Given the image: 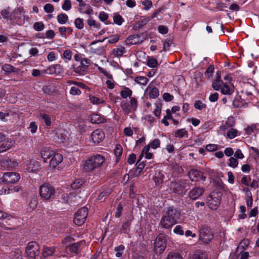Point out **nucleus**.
Masks as SVG:
<instances>
[{
	"mask_svg": "<svg viewBox=\"0 0 259 259\" xmlns=\"http://www.w3.org/2000/svg\"><path fill=\"white\" fill-rule=\"evenodd\" d=\"M134 80L138 84L145 85L147 83L148 79L146 77L139 76L135 77Z\"/></svg>",
	"mask_w": 259,
	"mask_h": 259,
	"instance_id": "c9c22d12",
	"label": "nucleus"
},
{
	"mask_svg": "<svg viewBox=\"0 0 259 259\" xmlns=\"http://www.w3.org/2000/svg\"><path fill=\"white\" fill-rule=\"evenodd\" d=\"M55 249L53 247H45L42 251V255L44 257L53 255Z\"/></svg>",
	"mask_w": 259,
	"mask_h": 259,
	"instance_id": "7c9ffc66",
	"label": "nucleus"
},
{
	"mask_svg": "<svg viewBox=\"0 0 259 259\" xmlns=\"http://www.w3.org/2000/svg\"><path fill=\"white\" fill-rule=\"evenodd\" d=\"M106 119L97 114H93L90 116V121L92 123L99 124L105 122Z\"/></svg>",
	"mask_w": 259,
	"mask_h": 259,
	"instance_id": "412c9836",
	"label": "nucleus"
},
{
	"mask_svg": "<svg viewBox=\"0 0 259 259\" xmlns=\"http://www.w3.org/2000/svg\"><path fill=\"white\" fill-rule=\"evenodd\" d=\"M211 199L208 200V205L211 209L215 210L220 204V199H216L214 200L212 197H210Z\"/></svg>",
	"mask_w": 259,
	"mask_h": 259,
	"instance_id": "cd10ccee",
	"label": "nucleus"
},
{
	"mask_svg": "<svg viewBox=\"0 0 259 259\" xmlns=\"http://www.w3.org/2000/svg\"><path fill=\"white\" fill-rule=\"evenodd\" d=\"M188 136V132L185 128H182L177 130L175 133V136L176 138H182L185 136Z\"/></svg>",
	"mask_w": 259,
	"mask_h": 259,
	"instance_id": "f704fd0d",
	"label": "nucleus"
},
{
	"mask_svg": "<svg viewBox=\"0 0 259 259\" xmlns=\"http://www.w3.org/2000/svg\"><path fill=\"white\" fill-rule=\"evenodd\" d=\"M199 238L205 243L209 242L213 238L210 228L207 226H201L199 230Z\"/></svg>",
	"mask_w": 259,
	"mask_h": 259,
	"instance_id": "0eeeda50",
	"label": "nucleus"
},
{
	"mask_svg": "<svg viewBox=\"0 0 259 259\" xmlns=\"http://www.w3.org/2000/svg\"><path fill=\"white\" fill-rule=\"evenodd\" d=\"M88 208L85 207H83L80 209H79L75 214L78 217H79L82 220H84V221L87 219L88 217Z\"/></svg>",
	"mask_w": 259,
	"mask_h": 259,
	"instance_id": "393cba45",
	"label": "nucleus"
},
{
	"mask_svg": "<svg viewBox=\"0 0 259 259\" xmlns=\"http://www.w3.org/2000/svg\"><path fill=\"white\" fill-rule=\"evenodd\" d=\"M91 137L94 143L99 144L104 139L105 135L103 131L98 129L92 133Z\"/></svg>",
	"mask_w": 259,
	"mask_h": 259,
	"instance_id": "ddd939ff",
	"label": "nucleus"
},
{
	"mask_svg": "<svg viewBox=\"0 0 259 259\" xmlns=\"http://www.w3.org/2000/svg\"><path fill=\"white\" fill-rule=\"evenodd\" d=\"M120 107L123 111L126 114L131 113V107L130 105L126 102H122L120 103Z\"/></svg>",
	"mask_w": 259,
	"mask_h": 259,
	"instance_id": "a18cd8bd",
	"label": "nucleus"
},
{
	"mask_svg": "<svg viewBox=\"0 0 259 259\" xmlns=\"http://www.w3.org/2000/svg\"><path fill=\"white\" fill-rule=\"evenodd\" d=\"M62 8L65 11H68L71 8V3L70 0H65L62 5Z\"/></svg>",
	"mask_w": 259,
	"mask_h": 259,
	"instance_id": "e2e57ef3",
	"label": "nucleus"
},
{
	"mask_svg": "<svg viewBox=\"0 0 259 259\" xmlns=\"http://www.w3.org/2000/svg\"><path fill=\"white\" fill-rule=\"evenodd\" d=\"M204 189L200 187H196L189 192V197L192 200H196L201 196L204 192Z\"/></svg>",
	"mask_w": 259,
	"mask_h": 259,
	"instance_id": "4468645a",
	"label": "nucleus"
},
{
	"mask_svg": "<svg viewBox=\"0 0 259 259\" xmlns=\"http://www.w3.org/2000/svg\"><path fill=\"white\" fill-rule=\"evenodd\" d=\"M244 102L240 96L236 97L233 101V106L235 108H241L243 106Z\"/></svg>",
	"mask_w": 259,
	"mask_h": 259,
	"instance_id": "c85d7f7f",
	"label": "nucleus"
},
{
	"mask_svg": "<svg viewBox=\"0 0 259 259\" xmlns=\"http://www.w3.org/2000/svg\"><path fill=\"white\" fill-rule=\"evenodd\" d=\"M125 249V247L123 245H120L118 246L115 247L114 250L116 252V256L117 257H120L122 256L123 250Z\"/></svg>",
	"mask_w": 259,
	"mask_h": 259,
	"instance_id": "ea45409f",
	"label": "nucleus"
},
{
	"mask_svg": "<svg viewBox=\"0 0 259 259\" xmlns=\"http://www.w3.org/2000/svg\"><path fill=\"white\" fill-rule=\"evenodd\" d=\"M61 68V66L59 64H55L54 65H52L49 67L47 70L46 72L50 74H55L57 73V69H60Z\"/></svg>",
	"mask_w": 259,
	"mask_h": 259,
	"instance_id": "4c0bfd02",
	"label": "nucleus"
},
{
	"mask_svg": "<svg viewBox=\"0 0 259 259\" xmlns=\"http://www.w3.org/2000/svg\"><path fill=\"white\" fill-rule=\"evenodd\" d=\"M192 259H207V257L205 252L197 250L193 254Z\"/></svg>",
	"mask_w": 259,
	"mask_h": 259,
	"instance_id": "a878e982",
	"label": "nucleus"
},
{
	"mask_svg": "<svg viewBox=\"0 0 259 259\" xmlns=\"http://www.w3.org/2000/svg\"><path fill=\"white\" fill-rule=\"evenodd\" d=\"M40 247L35 241L29 242L26 247V253L31 258H35L39 253Z\"/></svg>",
	"mask_w": 259,
	"mask_h": 259,
	"instance_id": "423d86ee",
	"label": "nucleus"
},
{
	"mask_svg": "<svg viewBox=\"0 0 259 259\" xmlns=\"http://www.w3.org/2000/svg\"><path fill=\"white\" fill-rule=\"evenodd\" d=\"M133 92L127 87H124V90L120 92V96L124 99L127 98V97H130L132 95Z\"/></svg>",
	"mask_w": 259,
	"mask_h": 259,
	"instance_id": "473e14b6",
	"label": "nucleus"
},
{
	"mask_svg": "<svg viewBox=\"0 0 259 259\" xmlns=\"http://www.w3.org/2000/svg\"><path fill=\"white\" fill-rule=\"evenodd\" d=\"M238 164V161L237 160V158H235L234 157H231L229 159L228 165L231 167L235 168L237 166Z\"/></svg>",
	"mask_w": 259,
	"mask_h": 259,
	"instance_id": "8fccbe9b",
	"label": "nucleus"
},
{
	"mask_svg": "<svg viewBox=\"0 0 259 259\" xmlns=\"http://www.w3.org/2000/svg\"><path fill=\"white\" fill-rule=\"evenodd\" d=\"M113 23L111 22H105L106 24H116L119 26L121 25L123 22L124 21V19L122 17V16L119 15L118 13H115L113 14Z\"/></svg>",
	"mask_w": 259,
	"mask_h": 259,
	"instance_id": "4be33fe9",
	"label": "nucleus"
},
{
	"mask_svg": "<svg viewBox=\"0 0 259 259\" xmlns=\"http://www.w3.org/2000/svg\"><path fill=\"white\" fill-rule=\"evenodd\" d=\"M140 36V35L138 34L130 35L127 38V41L129 44L133 45L139 44L140 41L139 39Z\"/></svg>",
	"mask_w": 259,
	"mask_h": 259,
	"instance_id": "2f4dec72",
	"label": "nucleus"
},
{
	"mask_svg": "<svg viewBox=\"0 0 259 259\" xmlns=\"http://www.w3.org/2000/svg\"><path fill=\"white\" fill-rule=\"evenodd\" d=\"M3 69L8 73L14 72L16 71V68L10 64H5L3 67Z\"/></svg>",
	"mask_w": 259,
	"mask_h": 259,
	"instance_id": "de8ad7c7",
	"label": "nucleus"
},
{
	"mask_svg": "<svg viewBox=\"0 0 259 259\" xmlns=\"http://www.w3.org/2000/svg\"><path fill=\"white\" fill-rule=\"evenodd\" d=\"M171 187L174 193L178 195H183L190 188L191 183L189 181L181 180L176 182H171Z\"/></svg>",
	"mask_w": 259,
	"mask_h": 259,
	"instance_id": "7ed1b4c3",
	"label": "nucleus"
},
{
	"mask_svg": "<svg viewBox=\"0 0 259 259\" xmlns=\"http://www.w3.org/2000/svg\"><path fill=\"white\" fill-rule=\"evenodd\" d=\"M188 176L192 181H205L206 177L204 176V172L196 169H191L188 173Z\"/></svg>",
	"mask_w": 259,
	"mask_h": 259,
	"instance_id": "1a4fd4ad",
	"label": "nucleus"
},
{
	"mask_svg": "<svg viewBox=\"0 0 259 259\" xmlns=\"http://www.w3.org/2000/svg\"><path fill=\"white\" fill-rule=\"evenodd\" d=\"M63 160L62 155L59 153H54L50 161V166L52 168L56 167Z\"/></svg>",
	"mask_w": 259,
	"mask_h": 259,
	"instance_id": "2eb2a0df",
	"label": "nucleus"
},
{
	"mask_svg": "<svg viewBox=\"0 0 259 259\" xmlns=\"http://www.w3.org/2000/svg\"><path fill=\"white\" fill-rule=\"evenodd\" d=\"M24 12L21 8L15 9L11 14L10 21L12 23L19 25H22L25 22Z\"/></svg>",
	"mask_w": 259,
	"mask_h": 259,
	"instance_id": "39448f33",
	"label": "nucleus"
},
{
	"mask_svg": "<svg viewBox=\"0 0 259 259\" xmlns=\"http://www.w3.org/2000/svg\"><path fill=\"white\" fill-rule=\"evenodd\" d=\"M10 12V8H8L6 9L2 10L1 14L4 19L10 20L11 14Z\"/></svg>",
	"mask_w": 259,
	"mask_h": 259,
	"instance_id": "79ce46f5",
	"label": "nucleus"
},
{
	"mask_svg": "<svg viewBox=\"0 0 259 259\" xmlns=\"http://www.w3.org/2000/svg\"><path fill=\"white\" fill-rule=\"evenodd\" d=\"M130 106L134 111L137 110L138 107V101L135 98L132 97L131 98Z\"/></svg>",
	"mask_w": 259,
	"mask_h": 259,
	"instance_id": "052dcab7",
	"label": "nucleus"
},
{
	"mask_svg": "<svg viewBox=\"0 0 259 259\" xmlns=\"http://www.w3.org/2000/svg\"><path fill=\"white\" fill-rule=\"evenodd\" d=\"M235 124V120L234 118L232 116H230L228 118L227 120L226 121L225 123L221 126L220 128L222 130H226L229 127H233Z\"/></svg>",
	"mask_w": 259,
	"mask_h": 259,
	"instance_id": "b1692460",
	"label": "nucleus"
},
{
	"mask_svg": "<svg viewBox=\"0 0 259 259\" xmlns=\"http://www.w3.org/2000/svg\"><path fill=\"white\" fill-rule=\"evenodd\" d=\"M105 51L104 47H99L98 48H91L90 52L93 54H97L98 55L103 54Z\"/></svg>",
	"mask_w": 259,
	"mask_h": 259,
	"instance_id": "37998d69",
	"label": "nucleus"
},
{
	"mask_svg": "<svg viewBox=\"0 0 259 259\" xmlns=\"http://www.w3.org/2000/svg\"><path fill=\"white\" fill-rule=\"evenodd\" d=\"M88 128V127L83 122H80L77 126L78 131L81 134L87 131Z\"/></svg>",
	"mask_w": 259,
	"mask_h": 259,
	"instance_id": "603ef678",
	"label": "nucleus"
},
{
	"mask_svg": "<svg viewBox=\"0 0 259 259\" xmlns=\"http://www.w3.org/2000/svg\"><path fill=\"white\" fill-rule=\"evenodd\" d=\"M194 107L196 109L201 110L202 109L205 108L206 105L204 103H203L201 101L197 100L194 103Z\"/></svg>",
	"mask_w": 259,
	"mask_h": 259,
	"instance_id": "6e6d98bb",
	"label": "nucleus"
},
{
	"mask_svg": "<svg viewBox=\"0 0 259 259\" xmlns=\"http://www.w3.org/2000/svg\"><path fill=\"white\" fill-rule=\"evenodd\" d=\"M88 24L90 27H93L96 29H99L101 27V25L99 23H97L95 20L93 19H89L87 21Z\"/></svg>",
	"mask_w": 259,
	"mask_h": 259,
	"instance_id": "3c124183",
	"label": "nucleus"
},
{
	"mask_svg": "<svg viewBox=\"0 0 259 259\" xmlns=\"http://www.w3.org/2000/svg\"><path fill=\"white\" fill-rule=\"evenodd\" d=\"M115 154L116 156V160L118 161L122 153V148L120 145H117L114 150Z\"/></svg>",
	"mask_w": 259,
	"mask_h": 259,
	"instance_id": "58836bf2",
	"label": "nucleus"
},
{
	"mask_svg": "<svg viewBox=\"0 0 259 259\" xmlns=\"http://www.w3.org/2000/svg\"><path fill=\"white\" fill-rule=\"evenodd\" d=\"M224 82H219L218 81H213L212 82V87L215 91H219L221 89L224 85Z\"/></svg>",
	"mask_w": 259,
	"mask_h": 259,
	"instance_id": "13d9d810",
	"label": "nucleus"
},
{
	"mask_svg": "<svg viewBox=\"0 0 259 259\" xmlns=\"http://www.w3.org/2000/svg\"><path fill=\"white\" fill-rule=\"evenodd\" d=\"M15 144V141L11 139L0 141V152H4L10 149Z\"/></svg>",
	"mask_w": 259,
	"mask_h": 259,
	"instance_id": "f3484780",
	"label": "nucleus"
},
{
	"mask_svg": "<svg viewBox=\"0 0 259 259\" xmlns=\"http://www.w3.org/2000/svg\"><path fill=\"white\" fill-rule=\"evenodd\" d=\"M72 53L70 50H66L64 51L63 55V58L66 60V62L68 60H71L72 58Z\"/></svg>",
	"mask_w": 259,
	"mask_h": 259,
	"instance_id": "0e129e2a",
	"label": "nucleus"
},
{
	"mask_svg": "<svg viewBox=\"0 0 259 259\" xmlns=\"http://www.w3.org/2000/svg\"><path fill=\"white\" fill-rule=\"evenodd\" d=\"M13 114V112L11 110L7 111L4 112L1 111L0 112V119L2 121H6L8 120L7 117H8L11 115H12Z\"/></svg>",
	"mask_w": 259,
	"mask_h": 259,
	"instance_id": "e433bc0d",
	"label": "nucleus"
},
{
	"mask_svg": "<svg viewBox=\"0 0 259 259\" xmlns=\"http://www.w3.org/2000/svg\"><path fill=\"white\" fill-rule=\"evenodd\" d=\"M214 71V67L213 65H209V67L207 68L206 70L204 72L205 76L208 78H210L213 75V73Z\"/></svg>",
	"mask_w": 259,
	"mask_h": 259,
	"instance_id": "c03bdc74",
	"label": "nucleus"
},
{
	"mask_svg": "<svg viewBox=\"0 0 259 259\" xmlns=\"http://www.w3.org/2000/svg\"><path fill=\"white\" fill-rule=\"evenodd\" d=\"M74 24L75 27L79 29H81L83 28L84 24L83 20L80 18H77L75 20Z\"/></svg>",
	"mask_w": 259,
	"mask_h": 259,
	"instance_id": "864d4df0",
	"label": "nucleus"
},
{
	"mask_svg": "<svg viewBox=\"0 0 259 259\" xmlns=\"http://www.w3.org/2000/svg\"><path fill=\"white\" fill-rule=\"evenodd\" d=\"M238 134V131L236 129L231 128L229 129L227 133V136L230 139H232L235 137H237Z\"/></svg>",
	"mask_w": 259,
	"mask_h": 259,
	"instance_id": "a19ab883",
	"label": "nucleus"
},
{
	"mask_svg": "<svg viewBox=\"0 0 259 259\" xmlns=\"http://www.w3.org/2000/svg\"><path fill=\"white\" fill-rule=\"evenodd\" d=\"M149 145L151 148L155 149L160 146V141L158 139H154L152 142H150Z\"/></svg>",
	"mask_w": 259,
	"mask_h": 259,
	"instance_id": "bf43d9fd",
	"label": "nucleus"
},
{
	"mask_svg": "<svg viewBox=\"0 0 259 259\" xmlns=\"http://www.w3.org/2000/svg\"><path fill=\"white\" fill-rule=\"evenodd\" d=\"M166 259H183V258L180 254L174 252L169 253Z\"/></svg>",
	"mask_w": 259,
	"mask_h": 259,
	"instance_id": "338daca9",
	"label": "nucleus"
},
{
	"mask_svg": "<svg viewBox=\"0 0 259 259\" xmlns=\"http://www.w3.org/2000/svg\"><path fill=\"white\" fill-rule=\"evenodd\" d=\"M164 172L162 171H157L155 172L154 177H153V181L156 185L158 186L163 182L164 179Z\"/></svg>",
	"mask_w": 259,
	"mask_h": 259,
	"instance_id": "6ab92c4d",
	"label": "nucleus"
},
{
	"mask_svg": "<svg viewBox=\"0 0 259 259\" xmlns=\"http://www.w3.org/2000/svg\"><path fill=\"white\" fill-rule=\"evenodd\" d=\"M221 93L224 95H231L234 92V88L229 87L226 83H224L223 87L221 89Z\"/></svg>",
	"mask_w": 259,
	"mask_h": 259,
	"instance_id": "bb28decb",
	"label": "nucleus"
},
{
	"mask_svg": "<svg viewBox=\"0 0 259 259\" xmlns=\"http://www.w3.org/2000/svg\"><path fill=\"white\" fill-rule=\"evenodd\" d=\"M105 161V157L100 154L93 155L84 162L83 170L85 172H90L99 168Z\"/></svg>",
	"mask_w": 259,
	"mask_h": 259,
	"instance_id": "f03ea898",
	"label": "nucleus"
},
{
	"mask_svg": "<svg viewBox=\"0 0 259 259\" xmlns=\"http://www.w3.org/2000/svg\"><path fill=\"white\" fill-rule=\"evenodd\" d=\"M149 92V95L151 98L156 99L159 94V90L156 87H152L151 84H149L146 89Z\"/></svg>",
	"mask_w": 259,
	"mask_h": 259,
	"instance_id": "aec40b11",
	"label": "nucleus"
},
{
	"mask_svg": "<svg viewBox=\"0 0 259 259\" xmlns=\"http://www.w3.org/2000/svg\"><path fill=\"white\" fill-rule=\"evenodd\" d=\"M166 246L164 237L162 234L158 235L154 242V251L156 254H161L165 250Z\"/></svg>",
	"mask_w": 259,
	"mask_h": 259,
	"instance_id": "6e6552de",
	"label": "nucleus"
},
{
	"mask_svg": "<svg viewBox=\"0 0 259 259\" xmlns=\"http://www.w3.org/2000/svg\"><path fill=\"white\" fill-rule=\"evenodd\" d=\"M123 210V206L121 203L118 204L115 212V218H119L121 217Z\"/></svg>",
	"mask_w": 259,
	"mask_h": 259,
	"instance_id": "69168bd1",
	"label": "nucleus"
},
{
	"mask_svg": "<svg viewBox=\"0 0 259 259\" xmlns=\"http://www.w3.org/2000/svg\"><path fill=\"white\" fill-rule=\"evenodd\" d=\"M54 151L49 147H44L40 151V155L44 162H47V159L54 154Z\"/></svg>",
	"mask_w": 259,
	"mask_h": 259,
	"instance_id": "a211bd4d",
	"label": "nucleus"
},
{
	"mask_svg": "<svg viewBox=\"0 0 259 259\" xmlns=\"http://www.w3.org/2000/svg\"><path fill=\"white\" fill-rule=\"evenodd\" d=\"M180 215V212L173 206L169 207L161 218L160 225L163 228L169 229L177 223Z\"/></svg>",
	"mask_w": 259,
	"mask_h": 259,
	"instance_id": "f257e3e1",
	"label": "nucleus"
},
{
	"mask_svg": "<svg viewBox=\"0 0 259 259\" xmlns=\"http://www.w3.org/2000/svg\"><path fill=\"white\" fill-rule=\"evenodd\" d=\"M20 177L19 174L14 172H7L4 174L3 181L7 183H15L19 181Z\"/></svg>",
	"mask_w": 259,
	"mask_h": 259,
	"instance_id": "9d476101",
	"label": "nucleus"
},
{
	"mask_svg": "<svg viewBox=\"0 0 259 259\" xmlns=\"http://www.w3.org/2000/svg\"><path fill=\"white\" fill-rule=\"evenodd\" d=\"M147 65L150 67L154 68L157 66L158 62L154 58H149L147 61Z\"/></svg>",
	"mask_w": 259,
	"mask_h": 259,
	"instance_id": "09e8293b",
	"label": "nucleus"
},
{
	"mask_svg": "<svg viewBox=\"0 0 259 259\" xmlns=\"http://www.w3.org/2000/svg\"><path fill=\"white\" fill-rule=\"evenodd\" d=\"M74 241V239L70 236H67L63 240V243L65 246L67 247V245L72 243V242Z\"/></svg>",
	"mask_w": 259,
	"mask_h": 259,
	"instance_id": "680f3d73",
	"label": "nucleus"
},
{
	"mask_svg": "<svg viewBox=\"0 0 259 259\" xmlns=\"http://www.w3.org/2000/svg\"><path fill=\"white\" fill-rule=\"evenodd\" d=\"M39 192L40 197L47 200L53 198L56 193L54 187L48 183H45L41 185Z\"/></svg>",
	"mask_w": 259,
	"mask_h": 259,
	"instance_id": "20e7f679",
	"label": "nucleus"
},
{
	"mask_svg": "<svg viewBox=\"0 0 259 259\" xmlns=\"http://www.w3.org/2000/svg\"><path fill=\"white\" fill-rule=\"evenodd\" d=\"M41 117L44 120L47 126H50L51 124V118L49 115L47 114H43L40 115Z\"/></svg>",
	"mask_w": 259,
	"mask_h": 259,
	"instance_id": "4d7b16f0",
	"label": "nucleus"
},
{
	"mask_svg": "<svg viewBox=\"0 0 259 259\" xmlns=\"http://www.w3.org/2000/svg\"><path fill=\"white\" fill-rule=\"evenodd\" d=\"M44 10L46 13H51L54 11V8L53 5L51 4H47L44 6Z\"/></svg>",
	"mask_w": 259,
	"mask_h": 259,
	"instance_id": "774afa93",
	"label": "nucleus"
},
{
	"mask_svg": "<svg viewBox=\"0 0 259 259\" xmlns=\"http://www.w3.org/2000/svg\"><path fill=\"white\" fill-rule=\"evenodd\" d=\"M0 165L4 169H12L16 167L18 163L9 158H3L0 159Z\"/></svg>",
	"mask_w": 259,
	"mask_h": 259,
	"instance_id": "f8f14e48",
	"label": "nucleus"
},
{
	"mask_svg": "<svg viewBox=\"0 0 259 259\" xmlns=\"http://www.w3.org/2000/svg\"><path fill=\"white\" fill-rule=\"evenodd\" d=\"M84 244L85 241L84 240H82L76 243H72L67 245L65 248L66 250H69L71 253L77 254L81 251V246L84 245Z\"/></svg>",
	"mask_w": 259,
	"mask_h": 259,
	"instance_id": "9b49d317",
	"label": "nucleus"
},
{
	"mask_svg": "<svg viewBox=\"0 0 259 259\" xmlns=\"http://www.w3.org/2000/svg\"><path fill=\"white\" fill-rule=\"evenodd\" d=\"M57 19L59 24H64L68 20V17L66 14L61 13L57 16Z\"/></svg>",
	"mask_w": 259,
	"mask_h": 259,
	"instance_id": "c756f323",
	"label": "nucleus"
},
{
	"mask_svg": "<svg viewBox=\"0 0 259 259\" xmlns=\"http://www.w3.org/2000/svg\"><path fill=\"white\" fill-rule=\"evenodd\" d=\"M150 20V18L144 17L134 25L133 29L136 31L140 30L144 26L146 25Z\"/></svg>",
	"mask_w": 259,
	"mask_h": 259,
	"instance_id": "5701e85b",
	"label": "nucleus"
},
{
	"mask_svg": "<svg viewBox=\"0 0 259 259\" xmlns=\"http://www.w3.org/2000/svg\"><path fill=\"white\" fill-rule=\"evenodd\" d=\"M84 181L83 179H78L75 180L72 184L71 187L74 189H76L80 188L84 184Z\"/></svg>",
	"mask_w": 259,
	"mask_h": 259,
	"instance_id": "72a5a7b5",
	"label": "nucleus"
},
{
	"mask_svg": "<svg viewBox=\"0 0 259 259\" xmlns=\"http://www.w3.org/2000/svg\"><path fill=\"white\" fill-rule=\"evenodd\" d=\"M33 28L36 31H40L45 28V25L41 22H37L34 23Z\"/></svg>",
	"mask_w": 259,
	"mask_h": 259,
	"instance_id": "5fc2aeb1",
	"label": "nucleus"
},
{
	"mask_svg": "<svg viewBox=\"0 0 259 259\" xmlns=\"http://www.w3.org/2000/svg\"><path fill=\"white\" fill-rule=\"evenodd\" d=\"M87 69L85 67H83L82 65H79L76 67H74V71L77 74L82 75L85 73L87 71Z\"/></svg>",
	"mask_w": 259,
	"mask_h": 259,
	"instance_id": "49530a36",
	"label": "nucleus"
},
{
	"mask_svg": "<svg viewBox=\"0 0 259 259\" xmlns=\"http://www.w3.org/2000/svg\"><path fill=\"white\" fill-rule=\"evenodd\" d=\"M133 220L134 217L133 215L130 214L129 215L127 216L125 222H123L121 227V231L122 233L127 234L129 232L130 230V226Z\"/></svg>",
	"mask_w": 259,
	"mask_h": 259,
	"instance_id": "dca6fc26",
	"label": "nucleus"
}]
</instances>
